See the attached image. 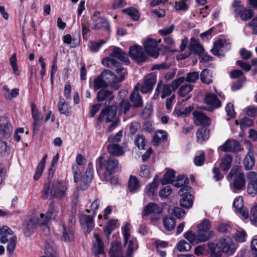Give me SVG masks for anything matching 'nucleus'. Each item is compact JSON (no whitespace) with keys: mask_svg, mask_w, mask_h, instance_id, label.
Returning a JSON list of instances; mask_svg holds the SVG:
<instances>
[{"mask_svg":"<svg viewBox=\"0 0 257 257\" xmlns=\"http://www.w3.org/2000/svg\"><path fill=\"white\" fill-rule=\"evenodd\" d=\"M32 114L34 119V132L38 131L40 128L42 118L40 117V114L37 110H32Z\"/></svg>","mask_w":257,"mask_h":257,"instance_id":"49530a36","label":"nucleus"},{"mask_svg":"<svg viewBox=\"0 0 257 257\" xmlns=\"http://www.w3.org/2000/svg\"><path fill=\"white\" fill-rule=\"evenodd\" d=\"M58 108L60 113L65 115L67 116L71 114V107L69 105L64 98L59 97L58 102Z\"/></svg>","mask_w":257,"mask_h":257,"instance_id":"cd10ccee","label":"nucleus"},{"mask_svg":"<svg viewBox=\"0 0 257 257\" xmlns=\"http://www.w3.org/2000/svg\"><path fill=\"white\" fill-rule=\"evenodd\" d=\"M123 131L120 130L115 136H109L107 139L108 142L109 144H117L120 142L123 137Z\"/></svg>","mask_w":257,"mask_h":257,"instance_id":"6e6d98bb","label":"nucleus"},{"mask_svg":"<svg viewBox=\"0 0 257 257\" xmlns=\"http://www.w3.org/2000/svg\"><path fill=\"white\" fill-rule=\"evenodd\" d=\"M13 132V127L10 120L6 117L0 119V132L6 138H9Z\"/></svg>","mask_w":257,"mask_h":257,"instance_id":"6ab92c4d","label":"nucleus"},{"mask_svg":"<svg viewBox=\"0 0 257 257\" xmlns=\"http://www.w3.org/2000/svg\"><path fill=\"white\" fill-rule=\"evenodd\" d=\"M248 153L243 161L244 168L246 170H249L252 169L255 164V159L253 156V151L252 147L249 145L247 148Z\"/></svg>","mask_w":257,"mask_h":257,"instance_id":"412c9836","label":"nucleus"},{"mask_svg":"<svg viewBox=\"0 0 257 257\" xmlns=\"http://www.w3.org/2000/svg\"><path fill=\"white\" fill-rule=\"evenodd\" d=\"M232 157L229 154H226L221 159L219 164V168L226 172H227L231 166Z\"/></svg>","mask_w":257,"mask_h":257,"instance_id":"c756f323","label":"nucleus"},{"mask_svg":"<svg viewBox=\"0 0 257 257\" xmlns=\"http://www.w3.org/2000/svg\"><path fill=\"white\" fill-rule=\"evenodd\" d=\"M94 240L92 241V246L91 250L95 255H101V257L104 256V244L101 237L97 234L94 233Z\"/></svg>","mask_w":257,"mask_h":257,"instance_id":"dca6fc26","label":"nucleus"},{"mask_svg":"<svg viewBox=\"0 0 257 257\" xmlns=\"http://www.w3.org/2000/svg\"><path fill=\"white\" fill-rule=\"evenodd\" d=\"M130 101L132 103V107H138L142 106L143 100L138 90H134L131 94Z\"/></svg>","mask_w":257,"mask_h":257,"instance_id":"ea45409f","label":"nucleus"},{"mask_svg":"<svg viewBox=\"0 0 257 257\" xmlns=\"http://www.w3.org/2000/svg\"><path fill=\"white\" fill-rule=\"evenodd\" d=\"M219 148L224 152L237 153L242 150L239 142L234 140H227Z\"/></svg>","mask_w":257,"mask_h":257,"instance_id":"2eb2a0df","label":"nucleus"},{"mask_svg":"<svg viewBox=\"0 0 257 257\" xmlns=\"http://www.w3.org/2000/svg\"><path fill=\"white\" fill-rule=\"evenodd\" d=\"M150 175L151 173L149 167L147 165H142L139 171L140 176L145 178H149L151 177Z\"/></svg>","mask_w":257,"mask_h":257,"instance_id":"680f3d73","label":"nucleus"},{"mask_svg":"<svg viewBox=\"0 0 257 257\" xmlns=\"http://www.w3.org/2000/svg\"><path fill=\"white\" fill-rule=\"evenodd\" d=\"M59 213L58 209L55 206L54 204L51 203L49 205L48 211L46 213V217L44 223L49 221L51 219H55Z\"/></svg>","mask_w":257,"mask_h":257,"instance_id":"4c0bfd02","label":"nucleus"},{"mask_svg":"<svg viewBox=\"0 0 257 257\" xmlns=\"http://www.w3.org/2000/svg\"><path fill=\"white\" fill-rule=\"evenodd\" d=\"M158 175H156L153 181L147 185L145 188V192L149 196H153L156 189L158 186Z\"/></svg>","mask_w":257,"mask_h":257,"instance_id":"c03bdc74","label":"nucleus"},{"mask_svg":"<svg viewBox=\"0 0 257 257\" xmlns=\"http://www.w3.org/2000/svg\"><path fill=\"white\" fill-rule=\"evenodd\" d=\"M62 239L66 241H71L74 238V230L72 226H67L62 224Z\"/></svg>","mask_w":257,"mask_h":257,"instance_id":"c85d7f7f","label":"nucleus"},{"mask_svg":"<svg viewBox=\"0 0 257 257\" xmlns=\"http://www.w3.org/2000/svg\"><path fill=\"white\" fill-rule=\"evenodd\" d=\"M214 234L212 231H203L198 230L197 240L198 242H204L207 241Z\"/></svg>","mask_w":257,"mask_h":257,"instance_id":"79ce46f5","label":"nucleus"},{"mask_svg":"<svg viewBox=\"0 0 257 257\" xmlns=\"http://www.w3.org/2000/svg\"><path fill=\"white\" fill-rule=\"evenodd\" d=\"M200 78L201 82L204 84L208 85L213 82L212 74L208 69H204L201 71Z\"/></svg>","mask_w":257,"mask_h":257,"instance_id":"a19ab883","label":"nucleus"},{"mask_svg":"<svg viewBox=\"0 0 257 257\" xmlns=\"http://www.w3.org/2000/svg\"><path fill=\"white\" fill-rule=\"evenodd\" d=\"M232 7L235 17H239L242 21H246L250 19L253 16L252 10L245 8L241 4L240 1L238 0H234L232 4Z\"/></svg>","mask_w":257,"mask_h":257,"instance_id":"423d86ee","label":"nucleus"},{"mask_svg":"<svg viewBox=\"0 0 257 257\" xmlns=\"http://www.w3.org/2000/svg\"><path fill=\"white\" fill-rule=\"evenodd\" d=\"M102 64L114 70L118 74V77L114 75L110 70L105 69L100 74L107 85H109L113 90H117L120 87V83L125 79L126 74L125 70L119 63L114 59L106 57L103 59Z\"/></svg>","mask_w":257,"mask_h":257,"instance_id":"f257e3e1","label":"nucleus"},{"mask_svg":"<svg viewBox=\"0 0 257 257\" xmlns=\"http://www.w3.org/2000/svg\"><path fill=\"white\" fill-rule=\"evenodd\" d=\"M45 217L46 214L45 215L44 214L42 213L40 215V217L38 219H37V223L38 224L43 226V229L44 230V233L45 234V235H48L50 233L49 228L47 226V223L48 221H47L46 223H43V222H44L45 220Z\"/></svg>","mask_w":257,"mask_h":257,"instance_id":"5fc2aeb1","label":"nucleus"},{"mask_svg":"<svg viewBox=\"0 0 257 257\" xmlns=\"http://www.w3.org/2000/svg\"><path fill=\"white\" fill-rule=\"evenodd\" d=\"M93 89L95 91L99 89L107 88L108 85L101 75L95 78L93 82Z\"/></svg>","mask_w":257,"mask_h":257,"instance_id":"a18cd8bd","label":"nucleus"},{"mask_svg":"<svg viewBox=\"0 0 257 257\" xmlns=\"http://www.w3.org/2000/svg\"><path fill=\"white\" fill-rule=\"evenodd\" d=\"M156 77L153 76H147L141 87V91L143 93H147L151 91L156 83Z\"/></svg>","mask_w":257,"mask_h":257,"instance_id":"393cba45","label":"nucleus"},{"mask_svg":"<svg viewBox=\"0 0 257 257\" xmlns=\"http://www.w3.org/2000/svg\"><path fill=\"white\" fill-rule=\"evenodd\" d=\"M177 248L180 252L187 251L191 249V245L185 240H181L177 243Z\"/></svg>","mask_w":257,"mask_h":257,"instance_id":"bf43d9fd","label":"nucleus"},{"mask_svg":"<svg viewBox=\"0 0 257 257\" xmlns=\"http://www.w3.org/2000/svg\"><path fill=\"white\" fill-rule=\"evenodd\" d=\"M247 234L244 230L240 229L236 230L233 234L235 240L238 242H243L245 241Z\"/></svg>","mask_w":257,"mask_h":257,"instance_id":"864d4df0","label":"nucleus"},{"mask_svg":"<svg viewBox=\"0 0 257 257\" xmlns=\"http://www.w3.org/2000/svg\"><path fill=\"white\" fill-rule=\"evenodd\" d=\"M170 214L175 215L177 218H181L185 214V212L179 207L171 208L169 210Z\"/></svg>","mask_w":257,"mask_h":257,"instance_id":"e2e57ef3","label":"nucleus"},{"mask_svg":"<svg viewBox=\"0 0 257 257\" xmlns=\"http://www.w3.org/2000/svg\"><path fill=\"white\" fill-rule=\"evenodd\" d=\"M107 148L108 152L113 156L119 157L123 154L122 148L118 144H109Z\"/></svg>","mask_w":257,"mask_h":257,"instance_id":"c9c22d12","label":"nucleus"},{"mask_svg":"<svg viewBox=\"0 0 257 257\" xmlns=\"http://www.w3.org/2000/svg\"><path fill=\"white\" fill-rule=\"evenodd\" d=\"M162 208L154 203H149L145 207L143 214V217L150 215V219L152 222H156L161 217Z\"/></svg>","mask_w":257,"mask_h":257,"instance_id":"0eeeda50","label":"nucleus"},{"mask_svg":"<svg viewBox=\"0 0 257 257\" xmlns=\"http://www.w3.org/2000/svg\"><path fill=\"white\" fill-rule=\"evenodd\" d=\"M114 95L111 90L105 89H100L97 93L96 99L98 102L105 101L109 104L113 99Z\"/></svg>","mask_w":257,"mask_h":257,"instance_id":"4be33fe9","label":"nucleus"},{"mask_svg":"<svg viewBox=\"0 0 257 257\" xmlns=\"http://www.w3.org/2000/svg\"><path fill=\"white\" fill-rule=\"evenodd\" d=\"M247 177L249 180L247 185V192L249 194H253L257 191V173L249 172Z\"/></svg>","mask_w":257,"mask_h":257,"instance_id":"5701e85b","label":"nucleus"},{"mask_svg":"<svg viewBox=\"0 0 257 257\" xmlns=\"http://www.w3.org/2000/svg\"><path fill=\"white\" fill-rule=\"evenodd\" d=\"M250 219L252 224L257 225V205L251 209Z\"/></svg>","mask_w":257,"mask_h":257,"instance_id":"774afa93","label":"nucleus"},{"mask_svg":"<svg viewBox=\"0 0 257 257\" xmlns=\"http://www.w3.org/2000/svg\"><path fill=\"white\" fill-rule=\"evenodd\" d=\"M67 190V184L63 180H58L53 183L49 181L44 184L43 197L45 199L52 197L60 199L65 196Z\"/></svg>","mask_w":257,"mask_h":257,"instance_id":"f03ea898","label":"nucleus"},{"mask_svg":"<svg viewBox=\"0 0 257 257\" xmlns=\"http://www.w3.org/2000/svg\"><path fill=\"white\" fill-rule=\"evenodd\" d=\"M175 172L173 170H169L167 171L164 174L163 178L161 180L162 185H166L169 183H173L175 177Z\"/></svg>","mask_w":257,"mask_h":257,"instance_id":"37998d69","label":"nucleus"},{"mask_svg":"<svg viewBox=\"0 0 257 257\" xmlns=\"http://www.w3.org/2000/svg\"><path fill=\"white\" fill-rule=\"evenodd\" d=\"M225 42L224 40H219L214 42L213 48L211 49L212 53L215 56H220L219 50L224 46Z\"/></svg>","mask_w":257,"mask_h":257,"instance_id":"603ef678","label":"nucleus"},{"mask_svg":"<svg viewBox=\"0 0 257 257\" xmlns=\"http://www.w3.org/2000/svg\"><path fill=\"white\" fill-rule=\"evenodd\" d=\"M146 139L143 135H138L136 136L135 140V144L138 147L139 149H144L145 146Z\"/></svg>","mask_w":257,"mask_h":257,"instance_id":"13d9d810","label":"nucleus"},{"mask_svg":"<svg viewBox=\"0 0 257 257\" xmlns=\"http://www.w3.org/2000/svg\"><path fill=\"white\" fill-rule=\"evenodd\" d=\"M188 178L184 175H179L176 181L174 182L173 185L177 188L180 187L178 191V194L183 196L190 188L188 185L189 183Z\"/></svg>","mask_w":257,"mask_h":257,"instance_id":"4468645a","label":"nucleus"},{"mask_svg":"<svg viewBox=\"0 0 257 257\" xmlns=\"http://www.w3.org/2000/svg\"><path fill=\"white\" fill-rule=\"evenodd\" d=\"M17 243V237L13 236L11 237L10 241H9L7 247V250L8 251L9 257H12L13 254V252L15 249Z\"/></svg>","mask_w":257,"mask_h":257,"instance_id":"3c124183","label":"nucleus"},{"mask_svg":"<svg viewBox=\"0 0 257 257\" xmlns=\"http://www.w3.org/2000/svg\"><path fill=\"white\" fill-rule=\"evenodd\" d=\"M200 77L199 72L193 71L187 73L186 77H179L173 81V87L174 89H177L185 81L189 83H194L197 82Z\"/></svg>","mask_w":257,"mask_h":257,"instance_id":"1a4fd4ad","label":"nucleus"},{"mask_svg":"<svg viewBox=\"0 0 257 257\" xmlns=\"http://www.w3.org/2000/svg\"><path fill=\"white\" fill-rule=\"evenodd\" d=\"M194 86L190 84H186L181 86L178 91V94L182 97H187V99L191 97L190 93L193 90Z\"/></svg>","mask_w":257,"mask_h":257,"instance_id":"f704fd0d","label":"nucleus"},{"mask_svg":"<svg viewBox=\"0 0 257 257\" xmlns=\"http://www.w3.org/2000/svg\"><path fill=\"white\" fill-rule=\"evenodd\" d=\"M208 246L210 250L211 257H221L223 251L219 242L218 243L209 242Z\"/></svg>","mask_w":257,"mask_h":257,"instance_id":"72a5a7b5","label":"nucleus"},{"mask_svg":"<svg viewBox=\"0 0 257 257\" xmlns=\"http://www.w3.org/2000/svg\"><path fill=\"white\" fill-rule=\"evenodd\" d=\"M45 254L47 257H58V254L56 249L52 247H50L49 245L45 247Z\"/></svg>","mask_w":257,"mask_h":257,"instance_id":"338daca9","label":"nucleus"},{"mask_svg":"<svg viewBox=\"0 0 257 257\" xmlns=\"http://www.w3.org/2000/svg\"><path fill=\"white\" fill-rule=\"evenodd\" d=\"M193 202V196L191 194L185 195L180 200V205L185 208H190L192 207Z\"/></svg>","mask_w":257,"mask_h":257,"instance_id":"8fccbe9b","label":"nucleus"},{"mask_svg":"<svg viewBox=\"0 0 257 257\" xmlns=\"http://www.w3.org/2000/svg\"><path fill=\"white\" fill-rule=\"evenodd\" d=\"M128 187L131 192L136 191L139 189L140 185L136 176L131 175L128 182Z\"/></svg>","mask_w":257,"mask_h":257,"instance_id":"09e8293b","label":"nucleus"},{"mask_svg":"<svg viewBox=\"0 0 257 257\" xmlns=\"http://www.w3.org/2000/svg\"><path fill=\"white\" fill-rule=\"evenodd\" d=\"M233 206L236 211L239 213L244 219H247L249 215L246 208L243 206V200L242 197H236L233 202Z\"/></svg>","mask_w":257,"mask_h":257,"instance_id":"aec40b11","label":"nucleus"},{"mask_svg":"<svg viewBox=\"0 0 257 257\" xmlns=\"http://www.w3.org/2000/svg\"><path fill=\"white\" fill-rule=\"evenodd\" d=\"M194 123L197 126L202 125L203 127L210 125L211 119L200 110H195L192 113Z\"/></svg>","mask_w":257,"mask_h":257,"instance_id":"ddd939ff","label":"nucleus"},{"mask_svg":"<svg viewBox=\"0 0 257 257\" xmlns=\"http://www.w3.org/2000/svg\"><path fill=\"white\" fill-rule=\"evenodd\" d=\"M184 237L192 244L197 243V235L191 231H187L184 235Z\"/></svg>","mask_w":257,"mask_h":257,"instance_id":"0e129e2a","label":"nucleus"},{"mask_svg":"<svg viewBox=\"0 0 257 257\" xmlns=\"http://www.w3.org/2000/svg\"><path fill=\"white\" fill-rule=\"evenodd\" d=\"M128 55L130 57L138 63L145 62L147 57L145 54L141 46L135 45L130 47Z\"/></svg>","mask_w":257,"mask_h":257,"instance_id":"f8f14e48","label":"nucleus"},{"mask_svg":"<svg viewBox=\"0 0 257 257\" xmlns=\"http://www.w3.org/2000/svg\"><path fill=\"white\" fill-rule=\"evenodd\" d=\"M209 137V130L205 127L198 128L196 132V138L197 142L203 143L208 140Z\"/></svg>","mask_w":257,"mask_h":257,"instance_id":"e433bc0d","label":"nucleus"},{"mask_svg":"<svg viewBox=\"0 0 257 257\" xmlns=\"http://www.w3.org/2000/svg\"><path fill=\"white\" fill-rule=\"evenodd\" d=\"M91 19L93 21L92 29L93 30L104 29L108 30L110 26L107 20L101 17L100 13L98 11H95L93 13Z\"/></svg>","mask_w":257,"mask_h":257,"instance_id":"6e6552de","label":"nucleus"},{"mask_svg":"<svg viewBox=\"0 0 257 257\" xmlns=\"http://www.w3.org/2000/svg\"><path fill=\"white\" fill-rule=\"evenodd\" d=\"M110 56L119 59L126 64L130 63V60L128 58L126 53L118 47H114Z\"/></svg>","mask_w":257,"mask_h":257,"instance_id":"a878e982","label":"nucleus"},{"mask_svg":"<svg viewBox=\"0 0 257 257\" xmlns=\"http://www.w3.org/2000/svg\"><path fill=\"white\" fill-rule=\"evenodd\" d=\"M144 47L147 54L155 58L159 56L160 48L158 46V43L156 40L154 39H148L144 43Z\"/></svg>","mask_w":257,"mask_h":257,"instance_id":"9d476101","label":"nucleus"},{"mask_svg":"<svg viewBox=\"0 0 257 257\" xmlns=\"http://www.w3.org/2000/svg\"><path fill=\"white\" fill-rule=\"evenodd\" d=\"M167 140V133L165 131L160 130L156 132L154 135L152 143L154 146H158L161 142Z\"/></svg>","mask_w":257,"mask_h":257,"instance_id":"58836bf2","label":"nucleus"},{"mask_svg":"<svg viewBox=\"0 0 257 257\" xmlns=\"http://www.w3.org/2000/svg\"><path fill=\"white\" fill-rule=\"evenodd\" d=\"M122 11L128 14L134 21H138L139 19L140 15L138 11L134 8H127L122 10Z\"/></svg>","mask_w":257,"mask_h":257,"instance_id":"4d7b16f0","label":"nucleus"},{"mask_svg":"<svg viewBox=\"0 0 257 257\" xmlns=\"http://www.w3.org/2000/svg\"><path fill=\"white\" fill-rule=\"evenodd\" d=\"M98 166L100 169L104 170V177L107 181L112 179V175L118 171L119 162L117 159L109 157L104 159L101 156L98 158Z\"/></svg>","mask_w":257,"mask_h":257,"instance_id":"20e7f679","label":"nucleus"},{"mask_svg":"<svg viewBox=\"0 0 257 257\" xmlns=\"http://www.w3.org/2000/svg\"><path fill=\"white\" fill-rule=\"evenodd\" d=\"M17 59L16 54L14 53L13 54V55L11 57V58L10 59V62L11 65L12 66V69L13 70V72L16 75H18L19 74V73L18 72V68L17 66Z\"/></svg>","mask_w":257,"mask_h":257,"instance_id":"69168bd1","label":"nucleus"},{"mask_svg":"<svg viewBox=\"0 0 257 257\" xmlns=\"http://www.w3.org/2000/svg\"><path fill=\"white\" fill-rule=\"evenodd\" d=\"M227 178L228 180L233 179L232 182L230 184V189L233 192L236 193L245 188L244 175L240 167H233L228 174Z\"/></svg>","mask_w":257,"mask_h":257,"instance_id":"7ed1b4c3","label":"nucleus"},{"mask_svg":"<svg viewBox=\"0 0 257 257\" xmlns=\"http://www.w3.org/2000/svg\"><path fill=\"white\" fill-rule=\"evenodd\" d=\"M117 109L116 104H113L112 106H109L104 109L106 116L105 122L107 123L112 121L113 119L117 118L116 113Z\"/></svg>","mask_w":257,"mask_h":257,"instance_id":"473e14b6","label":"nucleus"},{"mask_svg":"<svg viewBox=\"0 0 257 257\" xmlns=\"http://www.w3.org/2000/svg\"><path fill=\"white\" fill-rule=\"evenodd\" d=\"M93 165L92 163L88 164L85 173L83 177L80 178V186L82 189L86 190L91 182L93 177Z\"/></svg>","mask_w":257,"mask_h":257,"instance_id":"f3484780","label":"nucleus"},{"mask_svg":"<svg viewBox=\"0 0 257 257\" xmlns=\"http://www.w3.org/2000/svg\"><path fill=\"white\" fill-rule=\"evenodd\" d=\"M37 224V218L35 217H32L26 220L23 223V232L25 236H30L34 232Z\"/></svg>","mask_w":257,"mask_h":257,"instance_id":"a211bd4d","label":"nucleus"},{"mask_svg":"<svg viewBox=\"0 0 257 257\" xmlns=\"http://www.w3.org/2000/svg\"><path fill=\"white\" fill-rule=\"evenodd\" d=\"M138 248L137 241L136 239H132L128 242L127 248V255L124 256L122 252L121 243L114 242L111 243L109 250L110 257H133V251Z\"/></svg>","mask_w":257,"mask_h":257,"instance_id":"39448f33","label":"nucleus"},{"mask_svg":"<svg viewBox=\"0 0 257 257\" xmlns=\"http://www.w3.org/2000/svg\"><path fill=\"white\" fill-rule=\"evenodd\" d=\"M218 241L223 252L231 255L235 252L236 246L229 236L220 238Z\"/></svg>","mask_w":257,"mask_h":257,"instance_id":"9b49d317","label":"nucleus"},{"mask_svg":"<svg viewBox=\"0 0 257 257\" xmlns=\"http://www.w3.org/2000/svg\"><path fill=\"white\" fill-rule=\"evenodd\" d=\"M217 230L220 232L228 234L233 233L235 230L230 225L227 224H221L217 227Z\"/></svg>","mask_w":257,"mask_h":257,"instance_id":"052dcab7","label":"nucleus"},{"mask_svg":"<svg viewBox=\"0 0 257 257\" xmlns=\"http://www.w3.org/2000/svg\"><path fill=\"white\" fill-rule=\"evenodd\" d=\"M173 81L171 84H163L162 81L159 82L158 86L159 87V89L162 93L161 98H165L171 94L172 90L175 91L176 89H174L173 87Z\"/></svg>","mask_w":257,"mask_h":257,"instance_id":"7c9ffc66","label":"nucleus"},{"mask_svg":"<svg viewBox=\"0 0 257 257\" xmlns=\"http://www.w3.org/2000/svg\"><path fill=\"white\" fill-rule=\"evenodd\" d=\"M93 214L92 215H82L80 217V221L84 228H86L88 232L91 231L94 227Z\"/></svg>","mask_w":257,"mask_h":257,"instance_id":"b1692460","label":"nucleus"},{"mask_svg":"<svg viewBox=\"0 0 257 257\" xmlns=\"http://www.w3.org/2000/svg\"><path fill=\"white\" fill-rule=\"evenodd\" d=\"M188 49L193 54L199 55H201L204 51L203 47L200 45L199 41L195 38H191Z\"/></svg>","mask_w":257,"mask_h":257,"instance_id":"bb28decb","label":"nucleus"},{"mask_svg":"<svg viewBox=\"0 0 257 257\" xmlns=\"http://www.w3.org/2000/svg\"><path fill=\"white\" fill-rule=\"evenodd\" d=\"M207 104L211 106L213 108H218L221 106V102L217 97L213 94H207L204 98Z\"/></svg>","mask_w":257,"mask_h":257,"instance_id":"2f4dec72","label":"nucleus"},{"mask_svg":"<svg viewBox=\"0 0 257 257\" xmlns=\"http://www.w3.org/2000/svg\"><path fill=\"white\" fill-rule=\"evenodd\" d=\"M163 225L168 231L172 230L176 225L175 219L172 217L164 216L163 218Z\"/></svg>","mask_w":257,"mask_h":257,"instance_id":"de8ad7c7","label":"nucleus"}]
</instances>
